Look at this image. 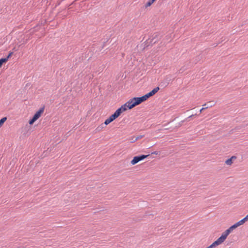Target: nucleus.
<instances>
[{"label":"nucleus","instance_id":"1","mask_svg":"<svg viewBox=\"0 0 248 248\" xmlns=\"http://www.w3.org/2000/svg\"><path fill=\"white\" fill-rule=\"evenodd\" d=\"M150 156V155H141L135 156L133 157V159L131 161V164L133 165H135L140 161H141Z\"/></svg>","mask_w":248,"mask_h":248},{"label":"nucleus","instance_id":"2","mask_svg":"<svg viewBox=\"0 0 248 248\" xmlns=\"http://www.w3.org/2000/svg\"><path fill=\"white\" fill-rule=\"evenodd\" d=\"M159 90V87H155L154 89H153L151 91L149 92L148 93L143 95V97H144L145 100L146 101L148 98H149L150 97H152L153 95H154Z\"/></svg>","mask_w":248,"mask_h":248},{"label":"nucleus","instance_id":"3","mask_svg":"<svg viewBox=\"0 0 248 248\" xmlns=\"http://www.w3.org/2000/svg\"><path fill=\"white\" fill-rule=\"evenodd\" d=\"M128 109V108H127L126 107V106L125 104H124L123 105L121 106V107H120L119 108H118L115 111V112L114 113L115 115L118 117H119L121 114L124 111H125L126 110H127Z\"/></svg>","mask_w":248,"mask_h":248},{"label":"nucleus","instance_id":"4","mask_svg":"<svg viewBox=\"0 0 248 248\" xmlns=\"http://www.w3.org/2000/svg\"><path fill=\"white\" fill-rule=\"evenodd\" d=\"M134 107L145 101L143 96L141 97H135L132 98Z\"/></svg>","mask_w":248,"mask_h":248},{"label":"nucleus","instance_id":"5","mask_svg":"<svg viewBox=\"0 0 248 248\" xmlns=\"http://www.w3.org/2000/svg\"><path fill=\"white\" fill-rule=\"evenodd\" d=\"M118 117L115 115L114 113L111 115L108 119H107L105 122L104 123V124H105V125H107L108 124L111 122H113L114 120H115L116 119H117Z\"/></svg>","mask_w":248,"mask_h":248},{"label":"nucleus","instance_id":"6","mask_svg":"<svg viewBox=\"0 0 248 248\" xmlns=\"http://www.w3.org/2000/svg\"><path fill=\"white\" fill-rule=\"evenodd\" d=\"M45 109V106H43V107H41L39 108V109L33 115V117L37 120L40 118L42 114L43 113Z\"/></svg>","mask_w":248,"mask_h":248},{"label":"nucleus","instance_id":"7","mask_svg":"<svg viewBox=\"0 0 248 248\" xmlns=\"http://www.w3.org/2000/svg\"><path fill=\"white\" fill-rule=\"evenodd\" d=\"M230 233L226 230L221 234V235L218 238V239L222 243L227 238V236Z\"/></svg>","mask_w":248,"mask_h":248},{"label":"nucleus","instance_id":"8","mask_svg":"<svg viewBox=\"0 0 248 248\" xmlns=\"http://www.w3.org/2000/svg\"><path fill=\"white\" fill-rule=\"evenodd\" d=\"M133 103H134L133 101L132 98V99H130L128 101H127L124 104L126 105V107L128 109H131L134 107Z\"/></svg>","mask_w":248,"mask_h":248},{"label":"nucleus","instance_id":"9","mask_svg":"<svg viewBox=\"0 0 248 248\" xmlns=\"http://www.w3.org/2000/svg\"><path fill=\"white\" fill-rule=\"evenodd\" d=\"M215 104L216 103L214 101H211L203 104L202 106L205 107L206 108H211L213 106H214Z\"/></svg>","mask_w":248,"mask_h":248},{"label":"nucleus","instance_id":"10","mask_svg":"<svg viewBox=\"0 0 248 248\" xmlns=\"http://www.w3.org/2000/svg\"><path fill=\"white\" fill-rule=\"evenodd\" d=\"M221 244H222L221 242L217 239L209 246L211 248H213Z\"/></svg>","mask_w":248,"mask_h":248},{"label":"nucleus","instance_id":"11","mask_svg":"<svg viewBox=\"0 0 248 248\" xmlns=\"http://www.w3.org/2000/svg\"><path fill=\"white\" fill-rule=\"evenodd\" d=\"M158 36L159 34L157 32L154 33V34L152 35V39L150 40V43H152L154 40L159 39Z\"/></svg>","mask_w":248,"mask_h":248},{"label":"nucleus","instance_id":"12","mask_svg":"<svg viewBox=\"0 0 248 248\" xmlns=\"http://www.w3.org/2000/svg\"><path fill=\"white\" fill-rule=\"evenodd\" d=\"M156 0H149L145 5V7L147 8L148 7L150 6L154 2H155Z\"/></svg>","mask_w":248,"mask_h":248},{"label":"nucleus","instance_id":"13","mask_svg":"<svg viewBox=\"0 0 248 248\" xmlns=\"http://www.w3.org/2000/svg\"><path fill=\"white\" fill-rule=\"evenodd\" d=\"M143 44H144V48H145L149 46L150 45H151L150 39H148L147 40H146L144 42Z\"/></svg>","mask_w":248,"mask_h":248},{"label":"nucleus","instance_id":"14","mask_svg":"<svg viewBox=\"0 0 248 248\" xmlns=\"http://www.w3.org/2000/svg\"><path fill=\"white\" fill-rule=\"evenodd\" d=\"M248 220V214L244 218H243L242 219H241V220L239 221V222H240V223L241 225H242L245 222H246Z\"/></svg>","mask_w":248,"mask_h":248},{"label":"nucleus","instance_id":"15","mask_svg":"<svg viewBox=\"0 0 248 248\" xmlns=\"http://www.w3.org/2000/svg\"><path fill=\"white\" fill-rule=\"evenodd\" d=\"M13 54V52H10L6 58H3V59H5V62H6L8 61V59L12 57Z\"/></svg>","mask_w":248,"mask_h":248},{"label":"nucleus","instance_id":"16","mask_svg":"<svg viewBox=\"0 0 248 248\" xmlns=\"http://www.w3.org/2000/svg\"><path fill=\"white\" fill-rule=\"evenodd\" d=\"M37 120L33 116L32 117V118H31L29 121V124H30V125H32L33 124V123L36 121Z\"/></svg>","mask_w":248,"mask_h":248},{"label":"nucleus","instance_id":"17","mask_svg":"<svg viewBox=\"0 0 248 248\" xmlns=\"http://www.w3.org/2000/svg\"><path fill=\"white\" fill-rule=\"evenodd\" d=\"M233 163L232 160L231 158H228L225 161V163L228 165H231Z\"/></svg>","mask_w":248,"mask_h":248},{"label":"nucleus","instance_id":"18","mask_svg":"<svg viewBox=\"0 0 248 248\" xmlns=\"http://www.w3.org/2000/svg\"><path fill=\"white\" fill-rule=\"evenodd\" d=\"M241 225V224L240 223V222H239V221H238L237 222H236V223L234 224L233 225H232V227L234 228V229H236L237 227H238V226Z\"/></svg>","mask_w":248,"mask_h":248},{"label":"nucleus","instance_id":"19","mask_svg":"<svg viewBox=\"0 0 248 248\" xmlns=\"http://www.w3.org/2000/svg\"><path fill=\"white\" fill-rule=\"evenodd\" d=\"M7 118L6 117H4L2 118L0 120V124H1L3 125L4 123L7 120Z\"/></svg>","mask_w":248,"mask_h":248},{"label":"nucleus","instance_id":"20","mask_svg":"<svg viewBox=\"0 0 248 248\" xmlns=\"http://www.w3.org/2000/svg\"><path fill=\"white\" fill-rule=\"evenodd\" d=\"M5 59H3V58L0 59V68L2 66V65L4 64V63H5Z\"/></svg>","mask_w":248,"mask_h":248},{"label":"nucleus","instance_id":"21","mask_svg":"<svg viewBox=\"0 0 248 248\" xmlns=\"http://www.w3.org/2000/svg\"><path fill=\"white\" fill-rule=\"evenodd\" d=\"M234 230V228L232 227V226L230 227L228 229L226 230L229 233H230L233 230Z\"/></svg>","mask_w":248,"mask_h":248},{"label":"nucleus","instance_id":"22","mask_svg":"<svg viewBox=\"0 0 248 248\" xmlns=\"http://www.w3.org/2000/svg\"><path fill=\"white\" fill-rule=\"evenodd\" d=\"M186 121V119H185V120H183V121H181V122L178 124V125H176V127H179L181 126L182 125V124H183V123L185 121Z\"/></svg>","mask_w":248,"mask_h":248},{"label":"nucleus","instance_id":"23","mask_svg":"<svg viewBox=\"0 0 248 248\" xmlns=\"http://www.w3.org/2000/svg\"><path fill=\"white\" fill-rule=\"evenodd\" d=\"M159 39H157L156 40H154V41H153L152 43H151V45L153 46L154 44H155L156 43H157L159 41Z\"/></svg>","mask_w":248,"mask_h":248},{"label":"nucleus","instance_id":"24","mask_svg":"<svg viewBox=\"0 0 248 248\" xmlns=\"http://www.w3.org/2000/svg\"><path fill=\"white\" fill-rule=\"evenodd\" d=\"M143 135L138 136L136 138V140H138L141 139L142 137H143Z\"/></svg>","mask_w":248,"mask_h":248},{"label":"nucleus","instance_id":"25","mask_svg":"<svg viewBox=\"0 0 248 248\" xmlns=\"http://www.w3.org/2000/svg\"><path fill=\"white\" fill-rule=\"evenodd\" d=\"M195 115H196V114H192V115L189 116V117H188L187 118H186V120L187 121V119H188L189 118H192L193 117H194Z\"/></svg>","mask_w":248,"mask_h":248},{"label":"nucleus","instance_id":"26","mask_svg":"<svg viewBox=\"0 0 248 248\" xmlns=\"http://www.w3.org/2000/svg\"><path fill=\"white\" fill-rule=\"evenodd\" d=\"M236 158H237V157L236 156L233 155L231 157H230V158H231L232 160V161H233L234 160L236 159Z\"/></svg>","mask_w":248,"mask_h":248},{"label":"nucleus","instance_id":"27","mask_svg":"<svg viewBox=\"0 0 248 248\" xmlns=\"http://www.w3.org/2000/svg\"><path fill=\"white\" fill-rule=\"evenodd\" d=\"M137 140H136V138H135L134 137H133L132 139H131V143H133L134 142H135L136 141H137Z\"/></svg>","mask_w":248,"mask_h":248},{"label":"nucleus","instance_id":"28","mask_svg":"<svg viewBox=\"0 0 248 248\" xmlns=\"http://www.w3.org/2000/svg\"><path fill=\"white\" fill-rule=\"evenodd\" d=\"M103 128L101 127V126L100 125L99 126H98L97 128H96V130H98V131H100Z\"/></svg>","mask_w":248,"mask_h":248},{"label":"nucleus","instance_id":"29","mask_svg":"<svg viewBox=\"0 0 248 248\" xmlns=\"http://www.w3.org/2000/svg\"><path fill=\"white\" fill-rule=\"evenodd\" d=\"M155 154V155H158L159 152L158 151H155L154 152L151 153V155Z\"/></svg>","mask_w":248,"mask_h":248},{"label":"nucleus","instance_id":"30","mask_svg":"<svg viewBox=\"0 0 248 248\" xmlns=\"http://www.w3.org/2000/svg\"><path fill=\"white\" fill-rule=\"evenodd\" d=\"M206 109L205 107H203L202 108L200 111V113H201L202 112V111H203V110Z\"/></svg>","mask_w":248,"mask_h":248},{"label":"nucleus","instance_id":"31","mask_svg":"<svg viewBox=\"0 0 248 248\" xmlns=\"http://www.w3.org/2000/svg\"><path fill=\"white\" fill-rule=\"evenodd\" d=\"M74 2H73L72 3H71V4L70 5H69V6H68V9H70V8H71V7H70V6L71 5H72L74 3Z\"/></svg>","mask_w":248,"mask_h":248},{"label":"nucleus","instance_id":"32","mask_svg":"<svg viewBox=\"0 0 248 248\" xmlns=\"http://www.w3.org/2000/svg\"><path fill=\"white\" fill-rule=\"evenodd\" d=\"M100 125L101 126V127H102V128H103V127H104V125H105V124H104V123H103V124H102Z\"/></svg>","mask_w":248,"mask_h":248},{"label":"nucleus","instance_id":"33","mask_svg":"<svg viewBox=\"0 0 248 248\" xmlns=\"http://www.w3.org/2000/svg\"><path fill=\"white\" fill-rule=\"evenodd\" d=\"M211 248L210 247V246H208V247H207V248Z\"/></svg>","mask_w":248,"mask_h":248},{"label":"nucleus","instance_id":"34","mask_svg":"<svg viewBox=\"0 0 248 248\" xmlns=\"http://www.w3.org/2000/svg\"><path fill=\"white\" fill-rule=\"evenodd\" d=\"M200 57H201L200 56H198V59H199Z\"/></svg>","mask_w":248,"mask_h":248}]
</instances>
